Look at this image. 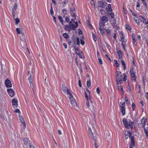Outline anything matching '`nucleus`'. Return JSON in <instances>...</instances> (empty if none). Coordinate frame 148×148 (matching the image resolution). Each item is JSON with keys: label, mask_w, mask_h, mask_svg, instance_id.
Returning a JSON list of instances; mask_svg holds the SVG:
<instances>
[{"label": "nucleus", "mask_w": 148, "mask_h": 148, "mask_svg": "<svg viewBox=\"0 0 148 148\" xmlns=\"http://www.w3.org/2000/svg\"><path fill=\"white\" fill-rule=\"evenodd\" d=\"M69 98L71 101V103L72 106H74L76 104L75 100L72 94L69 95Z\"/></svg>", "instance_id": "obj_10"}, {"label": "nucleus", "mask_w": 148, "mask_h": 148, "mask_svg": "<svg viewBox=\"0 0 148 148\" xmlns=\"http://www.w3.org/2000/svg\"><path fill=\"white\" fill-rule=\"evenodd\" d=\"M62 90L64 94H66L67 95L69 96L72 94L67 86H65L64 85L62 84Z\"/></svg>", "instance_id": "obj_5"}, {"label": "nucleus", "mask_w": 148, "mask_h": 148, "mask_svg": "<svg viewBox=\"0 0 148 148\" xmlns=\"http://www.w3.org/2000/svg\"><path fill=\"white\" fill-rule=\"evenodd\" d=\"M105 23H103V22H101L99 23V29L100 31L101 32V31L102 30V28H103V27L105 25Z\"/></svg>", "instance_id": "obj_21"}, {"label": "nucleus", "mask_w": 148, "mask_h": 148, "mask_svg": "<svg viewBox=\"0 0 148 148\" xmlns=\"http://www.w3.org/2000/svg\"><path fill=\"white\" fill-rule=\"evenodd\" d=\"M128 134L130 138L131 139V143L130 144H132L133 147H134L135 145V142L134 140V137L132 136V133L131 132L128 133Z\"/></svg>", "instance_id": "obj_6"}, {"label": "nucleus", "mask_w": 148, "mask_h": 148, "mask_svg": "<svg viewBox=\"0 0 148 148\" xmlns=\"http://www.w3.org/2000/svg\"><path fill=\"white\" fill-rule=\"evenodd\" d=\"M96 92L97 94H99L100 93V90L99 88L98 87L96 88Z\"/></svg>", "instance_id": "obj_54"}, {"label": "nucleus", "mask_w": 148, "mask_h": 148, "mask_svg": "<svg viewBox=\"0 0 148 148\" xmlns=\"http://www.w3.org/2000/svg\"><path fill=\"white\" fill-rule=\"evenodd\" d=\"M21 36L20 37V43L21 47L25 48L27 45V40L25 34L23 33H21Z\"/></svg>", "instance_id": "obj_3"}, {"label": "nucleus", "mask_w": 148, "mask_h": 148, "mask_svg": "<svg viewBox=\"0 0 148 148\" xmlns=\"http://www.w3.org/2000/svg\"><path fill=\"white\" fill-rule=\"evenodd\" d=\"M80 43L82 45H84L85 44L84 40L82 39L80 40Z\"/></svg>", "instance_id": "obj_50"}, {"label": "nucleus", "mask_w": 148, "mask_h": 148, "mask_svg": "<svg viewBox=\"0 0 148 148\" xmlns=\"http://www.w3.org/2000/svg\"><path fill=\"white\" fill-rule=\"evenodd\" d=\"M134 19L135 20V22L137 23V24H138L139 23V21L138 19L136 17H134Z\"/></svg>", "instance_id": "obj_40"}, {"label": "nucleus", "mask_w": 148, "mask_h": 148, "mask_svg": "<svg viewBox=\"0 0 148 148\" xmlns=\"http://www.w3.org/2000/svg\"><path fill=\"white\" fill-rule=\"evenodd\" d=\"M105 56L108 59V60L110 62H111V58L109 57V56L107 54H106Z\"/></svg>", "instance_id": "obj_58"}, {"label": "nucleus", "mask_w": 148, "mask_h": 148, "mask_svg": "<svg viewBox=\"0 0 148 148\" xmlns=\"http://www.w3.org/2000/svg\"><path fill=\"white\" fill-rule=\"evenodd\" d=\"M8 92L11 97L14 96L15 94L14 91L12 88H8L7 89Z\"/></svg>", "instance_id": "obj_11"}, {"label": "nucleus", "mask_w": 148, "mask_h": 148, "mask_svg": "<svg viewBox=\"0 0 148 148\" xmlns=\"http://www.w3.org/2000/svg\"><path fill=\"white\" fill-rule=\"evenodd\" d=\"M77 45H79V40L78 37H77Z\"/></svg>", "instance_id": "obj_57"}, {"label": "nucleus", "mask_w": 148, "mask_h": 148, "mask_svg": "<svg viewBox=\"0 0 148 148\" xmlns=\"http://www.w3.org/2000/svg\"><path fill=\"white\" fill-rule=\"evenodd\" d=\"M106 32L108 34H111V31L109 29H106Z\"/></svg>", "instance_id": "obj_52"}, {"label": "nucleus", "mask_w": 148, "mask_h": 148, "mask_svg": "<svg viewBox=\"0 0 148 148\" xmlns=\"http://www.w3.org/2000/svg\"><path fill=\"white\" fill-rule=\"evenodd\" d=\"M98 61L99 63L100 64H103L101 58H98Z\"/></svg>", "instance_id": "obj_53"}, {"label": "nucleus", "mask_w": 148, "mask_h": 148, "mask_svg": "<svg viewBox=\"0 0 148 148\" xmlns=\"http://www.w3.org/2000/svg\"><path fill=\"white\" fill-rule=\"evenodd\" d=\"M116 53L119 59L122 60L123 53L122 51L120 50H119L116 52Z\"/></svg>", "instance_id": "obj_15"}, {"label": "nucleus", "mask_w": 148, "mask_h": 148, "mask_svg": "<svg viewBox=\"0 0 148 148\" xmlns=\"http://www.w3.org/2000/svg\"><path fill=\"white\" fill-rule=\"evenodd\" d=\"M132 40L135 39V36L134 33H132Z\"/></svg>", "instance_id": "obj_62"}, {"label": "nucleus", "mask_w": 148, "mask_h": 148, "mask_svg": "<svg viewBox=\"0 0 148 148\" xmlns=\"http://www.w3.org/2000/svg\"><path fill=\"white\" fill-rule=\"evenodd\" d=\"M108 10L107 11V12H112V10L111 8V5L110 4H108Z\"/></svg>", "instance_id": "obj_30"}, {"label": "nucleus", "mask_w": 148, "mask_h": 148, "mask_svg": "<svg viewBox=\"0 0 148 148\" xmlns=\"http://www.w3.org/2000/svg\"><path fill=\"white\" fill-rule=\"evenodd\" d=\"M130 72L131 75V79L132 81L136 82V71L134 72L133 69L132 68L130 69Z\"/></svg>", "instance_id": "obj_4"}, {"label": "nucleus", "mask_w": 148, "mask_h": 148, "mask_svg": "<svg viewBox=\"0 0 148 148\" xmlns=\"http://www.w3.org/2000/svg\"><path fill=\"white\" fill-rule=\"evenodd\" d=\"M105 44L106 46L109 50H110L111 49V47L110 45L107 42H106Z\"/></svg>", "instance_id": "obj_37"}, {"label": "nucleus", "mask_w": 148, "mask_h": 148, "mask_svg": "<svg viewBox=\"0 0 148 148\" xmlns=\"http://www.w3.org/2000/svg\"><path fill=\"white\" fill-rule=\"evenodd\" d=\"M119 87H120V88L121 90V91L122 93L123 94H124V92L123 91V86L121 85L120 86H119V88H118L119 89Z\"/></svg>", "instance_id": "obj_39"}, {"label": "nucleus", "mask_w": 148, "mask_h": 148, "mask_svg": "<svg viewBox=\"0 0 148 148\" xmlns=\"http://www.w3.org/2000/svg\"><path fill=\"white\" fill-rule=\"evenodd\" d=\"M122 34V36H121V37L120 38V41L121 42H122L123 41H125L126 40H124L125 37L123 36V34Z\"/></svg>", "instance_id": "obj_47"}, {"label": "nucleus", "mask_w": 148, "mask_h": 148, "mask_svg": "<svg viewBox=\"0 0 148 148\" xmlns=\"http://www.w3.org/2000/svg\"><path fill=\"white\" fill-rule=\"evenodd\" d=\"M86 84L87 87L88 88L91 86V82L90 80L87 81Z\"/></svg>", "instance_id": "obj_34"}, {"label": "nucleus", "mask_w": 148, "mask_h": 148, "mask_svg": "<svg viewBox=\"0 0 148 148\" xmlns=\"http://www.w3.org/2000/svg\"><path fill=\"white\" fill-rule=\"evenodd\" d=\"M23 141L25 145H29L31 144V141L27 138H24Z\"/></svg>", "instance_id": "obj_17"}, {"label": "nucleus", "mask_w": 148, "mask_h": 148, "mask_svg": "<svg viewBox=\"0 0 148 148\" xmlns=\"http://www.w3.org/2000/svg\"><path fill=\"white\" fill-rule=\"evenodd\" d=\"M128 84H127V88L128 89V91L130 92H131V90L130 88V84L129 82H128L127 83Z\"/></svg>", "instance_id": "obj_36"}, {"label": "nucleus", "mask_w": 148, "mask_h": 148, "mask_svg": "<svg viewBox=\"0 0 148 148\" xmlns=\"http://www.w3.org/2000/svg\"><path fill=\"white\" fill-rule=\"evenodd\" d=\"M112 26L115 28H117V25L116 23V20L115 19H114L113 20V23L112 24Z\"/></svg>", "instance_id": "obj_28"}, {"label": "nucleus", "mask_w": 148, "mask_h": 148, "mask_svg": "<svg viewBox=\"0 0 148 148\" xmlns=\"http://www.w3.org/2000/svg\"><path fill=\"white\" fill-rule=\"evenodd\" d=\"M74 49L77 53L78 51H79V49L77 46H75L74 47Z\"/></svg>", "instance_id": "obj_48"}, {"label": "nucleus", "mask_w": 148, "mask_h": 148, "mask_svg": "<svg viewBox=\"0 0 148 148\" xmlns=\"http://www.w3.org/2000/svg\"><path fill=\"white\" fill-rule=\"evenodd\" d=\"M133 123L132 122H129V127H130V128L131 129H132L133 128V125L132 124Z\"/></svg>", "instance_id": "obj_44"}, {"label": "nucleus", "mask_w": 148, "mask_h": 148, "mask_svg": "<svg viewBox=\"0 0 148 148\" xmlns=\"http://www.w3.org/2000/svg\"><path fill=\"white\" fill-rule=\"evenodd\" d=\"M133 43L135 46H136L137 45V43L135 39L133 40Z\"/></svg>", "instance_id": "obj_51"}, {"label": "nucleus", "mask_w": 148, "mask_h": 148, "mask_svg": "<svg viewBox=\"0 0 148 148\" xmlns=\"http://www.w3.org/2000/svg\"><path fill=\"white\" fill-rule=\"evenodd\" d=\"M70 12L71 13V15L73 17H75V14L73 12L75 11V8L73 7L69 8Z\"/></svg>", "instance_id": "obj_12"}, {"label": "nucleus", "mask_w": 148, "mask_h": 148, "mask_svg": "<svg viewBox=\"0 0 148 148\" xmlns=\"http://www.w3.org/2000/svg\"><path fill=\"white\" fill-rule=\"evenodd\" d=\"M64 15H65L66 14V11L65 9H64L62 10V11Z\"/></svg>", "instance_id": "obj_56"}, {"label": "nucleus", "mask_w": 148, "mask_h": 148, "mask_svg": "<svg viewBox=\"0 0 148 148\" xmlns=\"http://www.w3.org/2000/svg\"><path fill=\"white\" fill-rule=\"evenodd\" d=\"M28 79L29 81L30 86L31 87H32V86H33L32 84V77L31 75L30 76L29 78H28Z\"/></svg>", "instance_id": "obj_25"}, {"label": "nucleus", "mask_w": 148, "mask_h": 148, "mask_svg": "<svg viewBox=\"0 0 148 148\" xmlns=\"http://www.w3.org/2000/svg\"><path fill=\"white\" fill-rule=\"evenodd\" d=\"M19 118L20 122L23 123L24 127L26 128V123L24 120L23 117L22 116H19Z\"/></svg>", "instance_id": "obj_19"}, {"label": "nucleus", "mask_w": 148, "mask_h": 148, "mask_svg": "<svg viewBox=\"0 0 148 148\" xmlns=\"http://www.w3.org/2000/svg\"><path fill=\"white\" fill-rule=\"evenodd\" d=\"M120 107L121 108H125V102H120Z\"/></svg>", "instance_id": "obj_31"}, {"label": "nucleus", "mask_w": 148, "mask_h": 148, "mask_svg": "<svg viewBox=\"0 0 148 148\" xmlns=\"http://www.w3.org/2000/svg\"><path fill=\"white\" fill-rule=\"evenodd\" d=\"M127 41V40L125 41H123L121 43V46L123 49L125 51H126V47L127 46V45L126 43Z\"/></svg>", "instance_id": "obj_16"}, {"label": "nucleus", "mask_w": 148, "mask_h": 148, "mask_svg": "<svg viewBox=\"0 0 148 148\" xmlns=\"http://www.w3.org/2000/svg\"><path fill=\"white\" fill-rule=\"evenodd\" d=\"M16 10H15L14 9H13L12 10V14L13 18H14L15 17V11Z\"/></svg>", "instance_id": "obj_45"}, {"label": "nucleus", "mask_w": 148, "mask_h": 148, "mask_svg": "<svg viewBox=\"0 0 148 148\" xmlns=\"http://www.w3.org/2000/svg\"><path fill=\"white\" fill-rule=\"evenodd\" d=\"M146 119L145 117H143L141 120V123L142 125L143 128H145V124L146 122Z\"/></svg>", "instance_id": "obj_18"}, {"label": "nucleus", "mask_w": 148, "mask_h": 148, "mask_svg": "<svg viewBox=\"0 0 148 148\" xmlns=\"http://www.w3.org/2000/svg\"><path fill=\"white\" fill-rule=\"evenodd\" d=\"M121 62L122 64V65L123 66V69L125 70L126 69V64L125 61L123 59L121 60Z\"/></svg>", "instance_id": "obj_23"}, {"label": "nucleus", "mask_w": 148, "mask_h": 148, "mask_svg": "<svg viewBox=\"0 0 148 148\" xmlns=\"http://www.w3.org/2000/svg\"><path fill=\"white\" fill-rule=\"evenodd\" d=\"M123 75L124 76V77L123 78V81L124 82H125L127 79V76L125 73H124L123 74Z\"/></svg>", "instance_id": "obj_33"}, {"label": "nucleus", "mask_w": 148, "mask_h": 148, "mask_svg": "<svg viewBox=\"0 0 148 148\" xmlns=\"http://www.w3.org/2000/svg\"><path fill=\"white\" fill-rule=\"evenodd\" d=\"M125 99L126 102V103L127 104L129 103L128 101L127 97H125Z\"/></svg>", "instance_id": "obj_63"}, {"label": "nucleus", "mask_w": 148, "mask_h": 148, "mask_svg": "<svg viewBox=\"0 0 148 148\" xmlns=\"http://www.w3.org/2000/svg\"><path fill=\"white\" fill-rule=\"evenodd\" d=\"M144 128V132L147 138H148V127H145Z\"/></svg>", "instance_id": "obj_24"}, {"label": "nucleus", "mask_w": 148, "mask_h": 148, "mask_svg": "<svg viewBox=\"0 0 148 148\" xmlns=\"http://www.w3.org/2000/svg\"><path fill=\"white\" fill-rule=\"evenodd\" d=\"M121 112L122 113V116H124L125 114V108H121Z\"/></svg>", "instance_id": "obj_26"}, {"label": "nucleus", "mask_w": 148, "mask_h": 148, "mask_svg": "<svg viewBox=\"0 0 148 148\" xmlns=\"http://www.w3.org/2000/svg\"><path fill=\"white\" fill-rule=\"evenodd\" d=\"M121 74V72L120 71H116V82L117 86L118 88L119 87V84H121L122 82V76Z\"/></svg>", "instance_id": "obj_2"}, {"label": "nucleus", "mask_w": 148, "mask_h": 148, "mask_svg": "<svg viewBox=\"0 0 148 148\" xmlns=\"http://www.w3.org/2000/svg\"><path fill=\"white\" fill-rule=\"evenodd\" d=\"M125 28L126 29L128 30L130 32H131V31L132 29V28L129 25L126 24L125 25Z\"/></svg>", "instance_id": "obj_27"}, {"label": "nucleus", "mask_w": 148, "mask_h": 148, "mask_svg": "<svg viewBox=\"0 0 148 148\" xmlns=\"http://www.w3.org/2000/svg\"><path fill=\"white\" fill-rule=\"evenodd\" d=\"M78 83H79V86L80 87H82V85H81V81L80 79L79 78V80L78 81Z\"/></svg>", "instance_id": "obj_55"}, {"label": "nucleus", "mask_w": 148, "mask_h": 148, "mask_svg": "<svg viewBox=\"0 0 148 148\" xmlns=\"http://www.w3.org/2000/svg\"><path fill=\"white\" fill-rule=\"evenodd\" d=\"M50 12L51 14V15H52L54 14V12L51 4V8L50 10Z\"/></svg>", "instance_id": "obj_42"}, {"label": "nucleus", "mask_w": 148, "mask_h": 148, "mask_svg": "<svg viewBox=\"0 0 148 148\" xmlns=\"http://www.w3.org/2000/svg\"><path fill=\"white\" fill-rule=\"evenodd\" d=\"M132 110L133 111L135 110L136 107V105L134 102H132Z\"/></svg>", "instance_id": "obj_32"}, {"label": "nucleus", "mask_w": 148, "mask_h": 148, "mask_svg": "<svg viewBox=\"0 0 148 148\" xmlns=\"http://www.w3.org/2000/svg\"><path fill=\"white\" fill-rule=\"evenodd\" d=\"M102 22L103 23H105L106 22L108 21V18L106 16H103L102 17Z\"/></svg>", "instance_id": "obj_22"}, {"label": "nucleus", "mask_w": 148, "mask_h": 148, "mask_svg": "<svg viewBox=\"0 0 148 148\" xmlns=\"http://www.w3.org/2000/svg\"><path fill=\"white\" fill-rule=\"evenodd\" d=\"M122 121L124 126L127 129H128L129 128V124L126 118H124L123 119Z\"/></svg>", "instance_id": "obj_14"}, {"label": "nucleus", "mask_w": 148, "mask_h": 148, "mask_svg": "<svg viewBox=\"0 0 148 148\" xmlns=\"http://www.w3.org/2000/svg\"><path fill=\"white\" fill-rule=\"evenodd\" d=\"M132 59H133V60L132 61L133 64V65L134 66H136V63H135V61L134 60V58L133 57H132Z\"/></svg>", "instance_id": "obj_59"}, {"label": "nucleus", "mask_w": 148, "mask_h": 148, "mask_svg": "<svg viewBox=\"0 0 148 148\" xmlns=\"http://www.w3.org/2000/svg\"><path fill=\"white\" fill-rule=\"evenodd\" d=\"M17 8V5L16 4H14V9L16 10Z\"/></svg>", "instance_id": "obj_64"}, {"label": "nucleus", "mask_w": 148, "mask_h": 148, "mask_svg": "<svg viewBox=\"0 0 148 148\" xmlns=\"http://www.w3.org/2000/svg\"><path fill=\"white\" fill-rule=\"evenodd\" d=\"M58 19L60 21L61 23L62 24L63 23V21L62 17L61 16H58Z\"/></svg>", "instance_id": "obj_38"}, {"label": "nucleus", "mask_w": 148, "mask_h": 148, "mask_svg": "<svg viewBox=\"0 0 148 148\" xmlns=\"http://www.w3.org/2000/svg\"><path fill=\"white\" fill-rule=\"evenodd\" d=\"M82 54H81L79 53L77 54L78 56L80 58H83L82 55H83V54L82 53Z\"/></svg>", "instance_id": "obj_49"}, {"label": "nucleus", "mask_w": 148, "mask_h": 148, "mask_svg": "<svg viewBox=\"0 0 148 148\" xmlns=\"http://www.w3.org/2000/svg\"><path fill=\"white\" fill-rule=\"evenodd\" d=\"M139 18L140 21L146 25L148 24V20L147 19H146L141 15H139Z\"/></svg>", "instance_id": "obj_7"}, {"label": "nucleus", "mask_w": 148, "mask_h": 148, "mask_svg": "<svg viewBox=\"0 0 148 148\" xmlns=\"http://www.w3.org/2000/svg\"><path fill=\"white\" fill-rule=\"evenodd\" d=\"M147 99H148V92H146L145 95Z\"/></svg>", "instance_id": "obj_61"}, {"label": "nucleus", "mask_w": 148, "mask_h": 148, "mask_svg": "<svg viewBox=\"0 0 148 148\" xmlns=\"http://www.w3.org/2000/svg\"><path fill=\"white\" fill-rule=\"evenodd\" d=\"M63 36L65 38H69V36L66 33H64L63 34Z\"/></svg>", "instance_id": "obj_43"}, {"label": "nucleus", "mask_w": 148, "mask_h": 148, "mask_svg": "<svg viewBox=\"0 0 148 148\" xmlns=\"http://www.w3.org/2000/svg\"><path fill=\"white\" fill-rule=\"evenodd\" d=\"M17 99L15 98H13L12 100V106L14 108H16L17 107L18 104Z\"/></svg>", "instance_id": "obj_8"}, {"label": "nucleus", "mask_w": 148, "mask_h": 148, "mask_svg": "<svg viewBox=\"0 0 148 148\" xmlns=\"http://www.w3.org/2000/svg\"><path fill=\"white\" fill-rule=\"evenodd\" d=\"M15 24L17 25L18 24L20 21L19 20L18 18H16L15 19Z\"/></svg>", "instance_id": "obj_46"}, {"label": "nucleus", "mask_w": 148, "mask_h": 148, "mask_svg": "<svg viewBox=\"0 0 148 148\" xmlns=\"http://www.w3.org/2000/svg\"><path fill=\"white\" fill-rule=\"evenodd\" d=\"M114 62L116 67H118L119 66V64L117 61L116 60H114Z\"/></svg>", "instance_id": "obj_41"}, {"label": "nucleus", "mask_w": 148, "mask_h": 148, "mask_svg": "<svg viewBox=\"0 0 148 148\" xmlns=\"http://www.w3.org/2000/svg\"><path fill=\"white\" fill-rule=\"evenodd\" d=\"M88 92V95L86 92H84L85 97L86 98V108H88L91 112H94L95 111V107L93 105V102L92 101L90 96V91L88 89L86 90Z\"/></svg>", "instance_id": "obj_1"}, {"label": "nucleus", "mask_w": 148, "mask_h": 148, "mask_svg": "<svg viewBox=\"0 0 148 148\" xmlns=\"http://www.w3.org/2000/svg\"><path fill=\"white\" fill-rule=\"evenodd\" d=\"M5 85L7 88H11L12 86V84L11 81L8 79V78L5 81Z\"/></svg>", "instance_id": "obj_9"}, {"label": "nucleus", "mask_w": 148, "mask_h": 148, "mask_svg": "<svg viewBox=\"0 0 148 148\" xmlns=\"http://www.w3.org/2000/svg\"><path fill=\"white\" fill-rule=\"evenodd\" d=\"M16 30L18 34H19L20 33V29L18 28H16Z\"/></svg>", "instance_id": "obj_60"}, {"label": "nucleus", "mask_w": 148, "mask_h": 148, "mask_svg": "<svg viewBox=\"0 0 148 148\" xmlns=\"http://www.w3.org/2000/svg\"><path fill=\"white\" fill-rule=\"evenodd\" d=\"M107 15H110L111 18L113 19L114 18V13L112 12L109 13V12H107Z\"/></svg>", "instance_id": "obj_29"}, {"label": "nucleus", "mask_w": 148, "mask_h": 148, "mask_svg": "<svg viewBox=\"0 0 148 148\" xmlns=\"http://www.w3.org/2000/svg\"><path fill=\"white\" fill-rule=\"evenodd\" d=\"M106 2H104L103 1H99L97 2V5L99 7H101L103 8H104L105 7V3Z\"/></svg>", "instance_id": "obj_13"}, {"label": "nucleus", "mask_w": 148, "mask_h": 148, "mask_svg": "<svg viewBox=\"0 0 148 148\" xmlns=\"http://www.w3.org/2000/svg\"><path fill=\"white\" fill-rule=\"evenodd\" d=\"M75 26L73 24H71L70 25V27L72 28L73 30H75V28H77L78 26V23L77 22H75Z\"/></svg>", "instance_id": "obj_20"}, {"label": "nucleus", "mask_w": 148, "mask_h": 148, "mask_svg": "<svg viewBox=\"0 0 148 148\" xmlns=\"http://www.w3.org/2000/svg\"><path fill=\"white\" fill-rule=\"evenodd\" d=\"M92 36L93 38V40L95 41L96 42L97 41V37L95 36V35L94 34V33H92Z\"/></svg>", "instance_id": "obj_35"}]
</instances>
